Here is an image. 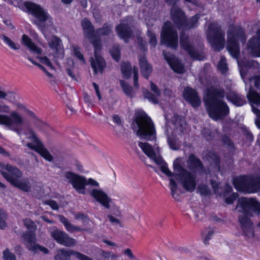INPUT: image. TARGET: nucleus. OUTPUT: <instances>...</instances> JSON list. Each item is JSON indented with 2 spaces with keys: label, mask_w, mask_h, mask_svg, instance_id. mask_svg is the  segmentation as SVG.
<instances>
[{
  "label": "nucleus",
  "mask_w": 260,
  "mask_h": 260,
  "mask_svg": "<svg viewBox=\"0 0 260 260\" xmlns=\"http://www.w3.org/2000/svg\"><path fill=\"white\" fill-rule=\"evenodd\" d=\"M225 90L223 87L211 86L207 90L205 104L209 117L213 120H222L230 114V109L223 101Z\"/></svg>",
  "instance_id": "f257e3e1"
},
{
  "label": "nucleus",
  "mask_w": 260,
  "mask_h": 260,
  "mask_svg": "<svg viewBox=\"0 0 260 260\" xmlns=\"http://www.w3.org/2000/svg\"><path fill=\"white\" fill-rule=\"evenodd\" d=\"M173 167L175 173L169 170L167 163L164 160L160 166V170L169 177H176L186 191L193 192L197 186L196 175L185 169L177 160L174 161Z\"/></svg>",
  "instance_id": "f03ea898"
},
{
  "label": "nucleus",
  "mask_w": 260,
  "mask_h": 260,
  "mask_svg": "<svg viewBox=\"0 0 260 260\" xmlns=\"http://www.w3.org/2000/svg\"><path fill=\"white\" fill-rule=\"evenodd\" d=\"M134 121L138 128L137 135L142 140L148 141L155 140L156 132L151 118L142 109L135 110Z\"/></svg>",
  "instance_id": "7ed1b4c3"
},
{
  "label": "nucleus",
  "mask_w": 260,
  "mask_h": 260,
  "mask_svg": "<svg viewBox=\"0 0 260 260\" xmlns=\"http://www.w3.org/2000/svg\"><path fill=\"white\" fill-rule=\"evenodd\" d=\"M170 14L171 20L179 30H189L197 28L200 24V14L197 13L188 18L180 7H171Z\"/></svg>",
  "instance_id": "20e7f679"
},
{
  "label": "nucleus",
  "mask_w": 260,
  "mask_h": 260,
  "mask_svg": "<svg viewBox=\"0 0 260 260\" xmlns=\"http://www.w3.org/2000/svg\"><path fill=\"white\" fill-rule=\"evenodd\" d=\"M0 168L2 175L12 186L23 192H28L30 191L29 182L19 180L22 177L23 173L18 168L10 164L6 165L2 162L0 163Z\"/></svg>",
  "instance_id": "39448f33"
},
{
  "label": "nucleus",
  "mask_w": 260,
  "mask_h": 260,
  "mask_svg": "<svg viewBox=\"0 0 260 260\" xmlns=\"http://www.w3.org/2000/svg\"><path fill=\"white\" fill-rule=\"evenodd\" d=\"M247 37L244 28L240 25H232L227 33L226 49L234 58H238L240 53V42L244 44Z\"/></svg>",
  "instance_id": "423d86ee"
},
{
  "label": "nucleus",
  "mask_w": 260,
  "mask_h": 260,
  "mask_svg": "<svg viewBox=\"0 0 260 260\" xmlns=\"http://www.w3.org/2000/svg\"><path fill=\"white\" fill-rule=\"evenodd\" d=\"M234 188L238 191L255 193L260 190V177L249 175H242L233 180Z\"/></svg>",
  "instance_id": "0eeeda50"
},
{
  "label": "nucleus",
  "mask_w": 260,
  "mask_h": 260,
  "mask_svg": "<svg viewBox=\"0 0 260 260\" xmlns=\"http://www.w3.org/2000/svg\"><path fill=\"white\" fill-rule=\"evenodd\" d=\"M207 39L215 51L222 50L225 44V34L221 30V26L217 23L211 22L208 26Z\"/></svg>",
  "instance_id": "6e6552de"
},
{
  "label": "nucleus",
  "mask_w": 260,
  "mask_h": 260,
  "mask_svg": "<svg viewBox=\"0 0 260 260\" xmlns=\"http://www.w3.org/2000/svg\"><path fill=\"white\" fill-rule=\"evenodd\" d=\"M160 42L168 48L176 49L178 46L177 30L170 21L164 22L160 31Z\"/></svg>",
  "instance_id": "1a4fd4ad"
},
{
  "label": "nucleus",
  "mask_w": 260,
  "mask_h": 260,
  "mask_svg": "<svg viewBox=\"0 0 260 260\" xmlns=\"http://www.w3.org/2000/svg\"><path fill=\"white\" fill-rule=\"evenodd\" d=\"M22 117L17 112L12 111L10 116L0 114V124L4 125L18 134L20 133V129L17 126L23 124Z\"/></svg>",
  "instance_id": "9d476101"
},
{
  "label": "nucleus",
  "mask_w": 260,
  "mask_h": 260,
  "mask_svg": "<svg viewBox=\"0 0 260 260\" xmlns=\"http://www.w3.org/2000/svg\"><path fill=\"white\" fill-rule=\"evenodd\" d=\"M65 177L79 194H86V177L71 171L65 173Z\"/></svg>",
  "instance_id": "9b49d317"
},
{
  "label": "nucleus",
  "mask_w": 260,
  "mask_h": 260,
  "mask_svg": "<svg viewBox=\"0 0 260 260\" xmlns=\"http://www.w3.org/2000/svg\"><path fill=\"white\" fill-rule=\"evenodd\" d=\"M23 5L27 12L39 22H44L48 20L49 14L47 11L40 5L30 1H25Z\"/></svg>",
  "instance_id": "f8f14e48"
},
{
  "label": "nucleus",
  "mask_w": 260,
  "mask_h": 260,
  "mask_svg": "<svg viewBox=\"0 0 260 260\" xmlns=\"http://www.w3.org/2000/svg\"><path fill=\"white\" fill-rule=\"evenodd\" d=\"M93 48L94 58L93 57L90 58L91 67L93 69L94 74H97L98 73H103L106 66V62L101 55L103 45H98L95 44Z\"/></svg>",
  "instance_id": "ddd939ff"
},
{
  "label": "nucleus",
  "mask_w": 260,
  "mask_h": 260,
  "mask_svg": "<svg viewBox=\"0 0 260 260\" xmlns=\"http://www.w3.org/2000/svg\"><path fill=\"white\" fill-rule=\"evenodd\" d=\"M81 24L84 35L90 41L93 47L95 46V44L102 45V39L96 34L94 27L90 20L85 18L81 21Z\"/></svg>",
  "instance_id": "4468645a"
},
{
  "label": "nucleus",
  "mask_w": 260,
  "mask_h": 260,
  "mask_svg": "<svg viewBox=\"0 0 260 260\" xmlns=\"http://www.w3.org/2000/svg\"><path fill=\"white\" fill-rule=\"evenodd\" d=\"M240 206L245 213L250 211L260 214V203L254 198L241 197L238 199L237 207Z\"/></svg>",
  "instance_id": "2eb2a0df"
},
{
  "label": "nucleus",
  "mask_w": 260,
  "mask_h": 260,
  "mask_svg": "<svg viewBox=\"0 0 260 260\" xmlns=\"http://www.w3.org/2000/svg\"><path fill=\"white\" fill-rule=\"evenodd\" d=\"M72 255L75 256L79 260H92L90 257L78 251L61 248L57 250L54 256L55 260H69Z\"/></svg>",
  "instance_id": "dca6fc26"
},
{
  "label": "nucleus",
  "mask_w": 260,
  "mask_h": 260,
  "mask_svg": "<svg viewBox=\"0 0 260 260\" xmlns=\"http://www.w3.org/2000/svg\"><path fill=\"white\" fill-rule=\"evenodd\" d=\"M182 95L185 101L194 108H198L201 104V100L198 92L191 87H185Z\"/></svg>",
  "instance_id": "f3484780"
},
{
  "label": "nucleus",
  "mask_w": 260,
  "mask_h": 260,
  "mask_svg": "<svg viewBox=\"0 0 260 260\" xmlns=\"http://www.w3.org/2000/svg\"><path fill=\"white\" fill-rule=\"evenodd\" d=\"M51 237L58 244L67 246L71 247L75 245L76 240L75 239L71 237L66 232L56 229L51 232Z\"/></svg>",
  "instance_id": "a211bd4d"
},
{
  "label": "nucleus",
  "mask_w": 260,
  "mask_h": 260,
  "mask_svg": "<svg viewBox=\"0 0 260 260\" xmlns=\"http://www.w3.org/2000/svg\"><path fill=\"white\" fill-rule=\"evenodd\" d=\"M164 57L171 69L175 73H183L184 71V66L181 61L173 54L165 53Z\"/></svg>",
  "instance_id": "6ab92c4d"
},
{
  "label": "nucleus",
  "mask_w": 260,
  "mask_h": 260,
  "mask_svg": "<svg viewBox=\"0 0 260 260\" xmlns=\"http://www.w3.org/2000/svg\"><path fill=\"white\" fill-rule=\"evenodd\" d=\"M225 97L228 102L236 107H242L247 103L245 96L235 90L225 91Z\"/></svg>",
  "instance_id": "aec40b11"
},
{
  "label": "nucleus",
  "mask_w": 260,
  "mask_h": 260,
  "mask_svg": "<svg viewBox=\"0 0 260 260\" xmlns=\"http://www.w3.org/2000/svg\"><path fill=\"white\" fill-rule=\"evenodd\" d=\"M90 195L106 209L110 208L111 199L103 190L96 188L92 189Z\"/></svg>",
  "instance_id": "412c9836"
},
{
  "label": "nucleus",
  "mask_w": 260,
  "mask_h": 260,
  "mask_svg": "<svg viewBox=\"0 0 260 260\" xmlns=\"http://www.w3.org/2000/svg\"><path fill=\"white\" fill-rule=\"evenodd\" d=\"M247 48L254 56L260 57V29L256 31L255 36L249 40Z\"/></svg>",
  "instance_id": "4be33fe9"
},
{
  "label": "nucleus",
  "mask_w": 260,
  "mask_h": 260,
  "mask_svg": "<svg viewBox=\"0 0 260 260\" xmlns=\"http://www.w3.org/2000/svg\"><path fill=\"white\" fill-rule=\"evenodd\" d=\"M180 44L181 48L185 51L191 57H196L198 53L196 51L194 46L189 41V37L184 32H181L180 35Z\"/></svg>",
  "instance_id": "5701e85b"
},
{
  "label": "nucleus",
  "mask_w": 260,
  "mask_h": 260,
  "mask_svg": "<svg viewBox=\"0 0 260 260\" xmlns=\"http://www.w3.org/2000/svg\"><path fill=\"white\" fill-rule=\"evenodd\" d=\"M150 86L151 90L153 92L155 95L151 92L148 89H145L143 90L144 98L153 104H157L158 103V101L157 96H160L161 91L158 86L152 81L150 83Z\"/></svg>",
  "instance_id": "b1692460"
},
{
  "label": "nucleus",
  "mask_w": 260,
  "mask_h": 260,
  "mask_svg": "<svg viewBox=\"0 0 260 260\" xmlns=\"http://www.w3.org/2000/svg\"><path fill=\"white\" fill-rule=\"evenodd\" d=\"M50 47L54 50V57L62 59L64 56V51L62 48L61 39L56 36H53L49 43Z\"/></svg>",
  "instance_id": "393cba45"
},
{
  "label": "nucleus",
  "mask_w": 260,
  "mask_h": 260,
  "mask_svg": "<svg viewBox=\"0 0 260 260\" xmlns=\"http://www.w3.org/2000/svg\"><path fill=\"white\" fill-rule=\"evenodd\" d=\"M26 146L31 150L39 153L43 158L48 161L51 162L53 159V156L42 143L39 145H34L31 143H27Z\"/></svg>",
  "instance_id": "a878e982"
},
{
  "label": "nucleus",
  "mask_w": 260,
  "mask_h": 260,
  "mask_svg": "<svg viewBox=\"0 0 260 260\" xmlns=\"http://www.w3.org/2000/svg\"><path fill=\"white\" fill-rule=\"evenodd\" d=\"M115 31L118 36L124 40H127L133 35V30L131 27L127 23H120L117 25Z\"/></svg>",
  "instance_id": "bb28decb"
},
{
  "label": "nucleus",
  "mask_w": 260,
  "mask_h": 260,
  "mask_svg": "<svg viewBox=\"0 0 260 260\" xmlns=\"http://www.w3.org/2000/svg\"><path fill=\"white\" fill-rule=\"evenodd\" d=\"M238 220L244 235L247 237L253 236L254 231L251 228L252 222L251 219L246 216H241Z\"/></svg>",
  "instance_id": "cd10ccee"
},
{
  "label": "nucleus",
  "mask_w": 260,
  "mask_h": 260,
  "mask_svg": "<svg viewBox=\"0 0 260 260\" xmlns=\"http://www.w3.org/2000/svg\"><path fill=\"white\" fill-rule=\"evenodd\" d=\"M139 62L141 75L144 78L148 79L152 72V66L148 63L145 56H140Z\"/></svg>",
  "instance_id": "c85d7f7f"
},
{
  "label": "nucleus",
  "mask_w": 260,
  "mask_h": 260,
  "mask_svg": "<svg viewBox=\"0 0 260 260\" xmlns=\"http://www.w3.org/2000/svg\"><path fill=\"white\" fill-rule=\"evenodd\" d=\"M187 164L188 168L193 172H196L199 170H203L204 168V165L202 161L193 153H191L189 155Z\"/></svg>",
  "instance_id": "c756f323"
},
{
  "label": "nucleus",
  "mask_w": 260,
  "mask_h": 260,
  "mask_svg": "<svg viewBox=\"0 0 260 260\" xmlns=\"http://www.w3.org/2000/svg\"><path fill=\"white\" fill-rule=\"evenodd\" d=\"M21 42L22 44L27 47L31 51L37 54L42 53V49L36 45L27 35H22Z\"/></svg>",
  "instance_id": "7c9ffc66"
},
{
  "label": "nucleus",
  "mask_w": 260,
  "mask_h": 260,
  "mask_svg": "<svg viewBox=\"0 0 260 260\" xmlns=\"http://www.w3.org/2000/svg\"><path fill=\"white\" fill-rule=\"evenodd\" d=\"M120 69L124 79H128L131 77L133 69L129 62L122 61L120 64Z\"/></svg>",
  "instance_id": "2f4dec72"
},
{
  "label": "nucleus",
  "mask_w": 260,
  "mask_h": 260,
  "mask_svg": "<svg viewBox=\"0 0 260 260\" xmlns=\"http://www.w3.org/2000/svg\"><path fill=\"white\" fill-rule=\"evenodd\" d=\"M138 146L148 157L152 158L155 156V151L148 143L139 142Z\"/></svg>",
  "instance_id": "473e14b6"
},
{
  "label": "nucleus",
  "mask_w": 260,
  "mask_h": 260,
  "mask_svg": "<svg viewBox=\"0 0 260 260\" xmlns=\"http://www.w3.org/2000/svg\"><path fill=\"white\" fill-rule=\"evenodd\" d=\"M208 160L214 168H219L220 166V157L215 152L209 151L207 154Z\"/></svg>",
  "instance_id": "72a5a7b5"
},
{
  "label": "nucleus",
  "mask_w": 260,
  "mask_h": 260,
  "mask_svg": "<svg viewBox=\"0 0 260 260\" xmlns=\"http://www.w3.org/2000/svg\"><path fill=\"white\" fill-rule=\"evenodd\" d=\"M247 98L250 103L255 105L260 104V94L252 87L249 88Z\"/></svg>",
  "instance_id": "f704fd0d"
},
{
  "label": "nucleus",
  "mask_w": 260,
  "mask_h": 260,
  "mask_svg": "<svg viewBox=\"0 0 260 260\" xmlns=\"http://www.w3.org/2000/svg\"><path fill=\"white\" fill-rule=\"evenodd\" d=\"M112 25L108 23H105L102 27H100L95 30L96 34L100 36H107L109 35L112 32Z\"/></svg>",
  "instance_id": "c9c22d12"
},
{
  "label": "nucleus",
  "mask_w": 260,
  "mask_h": 260,
  "mask_svg": "<svg viewBox=\"0 0 260 260\" xmlns=\"http://www.w3.org/2000/svg\"><path fill=\"white\" fill-rule=\"evenodd\" d=\"M221 141L224 147L230 149L232 151L236 150V147L234 142L227 134H223L220 136Z\"/></svg>",
  "instance_id": "e433bc0d"
},
{
  "label": "nucleus",
  "mask_w": 260,
  "mask_h": 260,
  "mask_svg": "<svg viewBox=\"0 0 260 260\" xmlns=\"http://www.w3.org/2000/svg\"><path fill=\"white\" fill-rule=\"evenodd\" d=\"M3 88H0V99H5L9 102L13 103L16 101L15 93L11 91L5 92L3 90Z\"/></svg>",
  "instance_id": "4c0bfd02"
},
{
  "label": "nucleus",
  "mask_w": 260,
  "mask_h": 260,
  "mask_svg": "<svg viewBox=\"0 0 260 260\" xmlns=\"http://www.w3.org/2000/svg\"><path fill=\"white\" fill-rule=\"evenodd\" d=\"M23 239L29 244L27 246L29 249V247H31V245L36 243V234L35 232L34 231H26L22 235Z\"/></svg>",
  "instance_id": "58836bf2"
},
{
  "label": "nucleus",
  "mask_w": 260,
  "mask_h": 260,
  "mask_svg": "<svg viewBox=\"0 0 260 260\" xmlns=\"http://www.w3.org/2000/svg\"><path fill=\"white\" fill-rule=\"evenodd\" d=\"M169 186L172 197L176 200H179V194L177 193L178 185L176 181L173 178L169 179Z\"/></svg>",
  "instance_id": "ea45409f"
},
{
  "label": "nucleus",
  "mask_w": 260,
  "mask_h": 260,
  "mask_svg": "<svg viewBox=\"0 0 260 260\" xmlns=\"http://www.w3.org/2000/svg\"><path fill=\"white\" fill-rule=\"evenodd\" d=\"M28 115L32 118V122L34 125L39 129L43 128L45 125L46 123L39 118L36 114L32 111H28Z\"/></svg>",
  "instance_id": "a19ab883"
},
{
  "label": "nucleus",
  "mask_w": 260,
  "mask_h": 260,
  "mask_svg": "<svg viewBox=\"0 0 260 260\" xmlns=\"http://www.w3.org/2000/svg\"><path fill=\"white\" fill-rule=\"evenodd\" d=\"M1 38L3 40L4 42L7 44L11 49L16 50L20 48V46L18 44H16L7 36L5 35H2Z\"/></svg>",
  "instance_id": "79ce46f5"
},
{
  "label": "nucleus",
  "mask_w": 260,
  "mask_h": 260,
  "mask_svg": "<svg viewBox=\"0 0 260 260\" xmlns=\"http://www.w3.org/2000/svg\"><path fill=\"white\" fill-rule=\"evenodd\" d=\"M119 82L124 94L128 96H132L133 91V87L123 80H120Z\"/></svg>",
  "instance_id": "37998d69"
},
{
  "label": "nucleus",
  "mask_w": 260,
  "mask_h": 260,
  "mask_svg": "<svg viewBox=\"0 0 260 260\" xmlns=\"http://www.w3.org/2000/svg\"><path fill=\"white\" fill-rule=\"evenodd\" d=\"M110 53L112 58L118 62L121 57L120 49L118 46H113L110 50Z\"/></svg>",
  "instance_id": "c03bdc74"
},
{
  "label": "nucleus",
  "mask_w": 260,
  "mask_h": 260,
  "mask_svg": "<svg viewBox=\"0 0 260 260\" xmlns=\"http://www.w3.org/2000/svg\"><path fill=\"white\" fill-rule=\"evenodd\" d=\"M72 50L74 55L79 60L85 62V59L83 54L80 51V48L77 45L72 46Z\"/></svg>",
  "instance_id": "a18cd8bd"
},
{
  "label": "nucleus",
  "mask_w": 260,
  "mask_h": 260,
  "mask_svg": "<svg viewBox=\"0 0 260 260\" xmlns=\"http://www.w3.org/2000/svg\"><path fill=\"white\" fill-rule=\"evenodd\" d=\"M29 250H31L35 253L37 252L38 251H42L45 254H48L49 250L46 247L40 245L39 244H34L29 247Z\"/></svg>",
  "instance_id": "49530a36"
},
{
  "label": "nucleus",
  "mask_w": 260,
  "mask_h": 260,
  "mask_svg": "<svg viewBox=\"0 0 260 260\" xmlns=\"http://www.w3.org/2000/svg\"><path fill=\"white\" fill-rule=\"evenodd\" d=\"M7 218V214L6 212L0 208V229L5 230L7 226L6 220Z\"/></svg>",
  "instance_id": "de8ad7c7"
},
{
  "label": "nucleus",
  "mask_w": 260,
  "mask_h": 260,
  "mask_svg": "<svg viewBox=\"0 0 260 260\" xmlns=\"http://www.w3.org/2000/svg\"><path fill=\"white\" fill-rule=\"evenodd\" d=\"M23 224L29 231L35 232L37 230V225L35 222L29 218H25L23 220Z\"/></svg>",
  "instance_id": "09e8293b"
},
{
  "label": "nucleus",
  "mask_w": 260,
  "mask_h": 260,
  "mask_svg": "<svg viewBox=\"0 0 260 260\" xmlns=\"http://www.w3.org/2000/svg\"><path fill=\"white\" fill-rule=\"evenodd\" d=\"M217 68L222 73H225L228 70L226 64V60L225 57L221 56L219 61L218 63Z\"/></svg>",
  "instance_id": "8fccbe9b"
},
{
  "label": "nucleus",
  "mask_w": 260,
  "mask_h": 260,
  "mask_svg": "<svg viewBox=\"0 0 260 260\" xmlns=\"http://www.w3.org/2000/svg\"><path fill=\"white\" fill-rule=\"evenodd\" d=\"M197 192L204 196H208L211 193V191L206 184L199 185L197 187Z\"/></svg>",
  "instance_id": "3c124183"
},
{
  "label": "nucleus",
  "mask_w": 260,
  "mask_h": 260,
  "mask_svg": "<svg viewBox=\"0 0 260 260\" xmlns=\"http://www.w3.org/2000/svg\"><path fill=\"white\" fill-rule=\"evenodd\" d=\"M147 35L149 38V43L150 46L155 48L157 44L155 34L148 30L147 32Z\"/></svg>",
  "instance_id": "603ef678"
},
{
  "label": "nucleus",
  "mask_w": 260,
  "mask_h": 260,
  "mask_svg": "<svg viewBox=\"0 0 260 260\" xmlns=\"http://www.w3.org/2000/svg\"><path fill=\"white\" fill-rule=\"evenodd\" d=\"M28 135H29V136L28 137V139L33 140L34 142L35 143V144H33L34 145H39L40 144L42 143L37 137V135L32 128L29 129Z\"/></svg>",
  "instance_id": "864d4df0"
},
{
  "label": "nucleus",
  "mask_w": 260,
  "mask_h": 260,
  "mask_svg": "<svg viewBox=\"0 0 260 260\" xmlns=\"http://www.w3.org/2000/svg\"><path fill=\"white\" fill-rule=\"evenodd\" d=\"M133 77H134V86L135 88H138L139 87V72L138 69L137 67H133Z\"/></svg>",
  "instance_id": "5fc2aeb1"
},
{
  "label": "nucleus",
  "mask_w": 260,
  "mask_h": 260,
  "mask_svg": "<svg viewBox=\"0 0 260 260\" xmlns=\"http://www.w3.org/2000/svg\"><path fill=\"white\" fill-rule=\"evenodd\" d=\"M29 61H30L34 65H36L38 67H39L46 74V75L48 77H53V75L51 73H50V72H49L46 70V69L40 63L37 62V61H36L34 59H30L29 58Z\"/></svg>",
  "instance_id": "6e6d98bb"
},
{
  "label": "nucleus",
  "mask_w": 260,
  "mask_h": 260,
  "mask_svg": "<svg viewBox=\"0 0 260 260\" xmlns=\"http://www.w3.org/2000/svg\"><path fill=\"white\" fill-rule=\"evenodd\" d=\"M239 197L237 192H232V194L224 199L225 203L228 205H231L238 199Z\"/></svg>",
  "instance_id": "4d7b16f0"
},
{
  "label": "nucleus",
  "mask_w": 260,
  "mask_h": 260,
  "mask_svg": "<svg viewBox=\"0 0 260 260\" xmlns=\"http://www.w3.org/2000/svg\"><path fill=\"white\" fill-rule=\"evenodd\" d=\"M3 253L5 260H16L15 254L11 252L8 248L5 250Z\"/></svg>",
  "instance_id": "13d9d810"
},
{
  "label": "nucleus",
  "mask_w": 260,
  "mask_h": 260,
  "mask_svg": "<svg viewBox=\"0 0 260 260\" xmlns=\"http://www.w3.org/2000/svg\"><path fill=\"white\" fill-rule=\"evenodd\" d=\"M203 137L207 141H212L214 137V134L213 132L209 129H205V131L203 133Z\"/></svg>",
  "instance_id": "bf43d9fd"
},
{
  "label": "nucleus",
  "mask_w": 260,
  "mask_h": 260,
  "mask_svg": "<svg viewBox=\"0 0 260 260\" xmlns=\"http://www.w3.org/2000/svg\"><path fill=\"white\" fill-rule=\"evenodd\" d=\"M64 227L66 230L70 233L74 231L81 232L83 230L80 227L75 226L71 223L70 222H69Z\"/></svg>",
  "instance_id": "052dcab7"
},
{
  "label": "nucleus",
  "mask_w": 260,
  "mask_h": 260,
  "mask_svg": "<svg viewBox=\"0 0 260 260\" xmlns=\"http://www.w3.org/2000/svg\"><path fill=\"white\" fill-rule=\"evenodd\" d=\"M138 44L139 49L142 52L147 51V44L146 41H144L142 38L138 39Z\"/></svg>",
  "instance_id": "680f3d73"
},
{
  "label": "nucleus",
  "mask_w": 260,
  "mask_h": 260,
  "mask_svg": "<svg viewBox=\"0 0 260 260\" xmlns=\"http://www.w3.org/2000/svg\"><path fill=\"white\" fill-rule=\"evenodd\" d=\"M40 61L42 63L44 64L47 67L50 68L51 69H55V68L53 67L52 62L47 56H45L40 57Z\"/></svg>",
  "instance_id": "e2e57ef3"
},
{
  "label": "nucleus",
  "mask_w": 260,
  "mask_h": 260,
  "mask_svg": "<svg viewBox=\"0 0 260 260\" xmlns=\"http://www.w3.org/2000/svg\"><path fill=\"white\" fill-rule=\"evenodd\" d=\"M46 205H49L51 208L53 210H57L59 209V207L57 202L53 200H47L45 202Z\"/></svg>",
  "instance_id": "0e129e2a"
},
{
  "label": "nucleus",
  "mask_w": 260,
  "mask_h": 260,
  "mask_svg": "<svg viewBox=\"0 0 260 260\" xmlns=\"http://www.w3.org/2000/svg\"><path fill=\"white\" fill-rule=\"evenodd\" d=\"M10 111V107L3 102L0 103V112L9 113Z\"/></svg>",
  "instance_id": "69168bd1"
},
{
  "label": "nucleus",
  "mask_w": 260,
  "mask_h": 260,
  "mask_svg": "<svg viewBox=\"0 0 260 260\" xmlns=\"http://www.w3.org/2000/svg\"><path fill=\"white\" fill-rule=\"evenodd\" d=\"M210 183L214 193H216L217 191H218L219 188V183L216 180L211 179L210 180Z\"/></svg>",
  "instance_id": "338daca9"
},
{
  "label": "nucleus",
  "mask_w": 260,
  "mask_h": 260,
  "mask_svg": "<svg viewBox=\"0 0 260 260\" xmlns=\"http://www.w3.org/2000/svg\"><path fill=\"white\" fill-rule=\"evenodd\" d=\"M233 190L232 187L230 185L226 184L223 188V196L226 197L229 193H231Z\"/></svg>",
  "instance_id": "774afa93"
}]
</instances>
